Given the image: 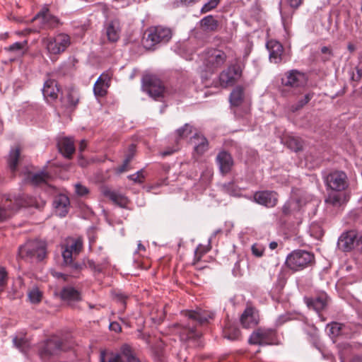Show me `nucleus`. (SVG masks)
<instances>
[{
    "label": "nucleus",
    "instance_id": "nucleus-1",
    "mask_svg": "<svg viewBox=\"0 0 362 362\" xmlns=\"http://www.w3.org/2000/svg\"><path fill=\"white\" fill-rule=\"evenodd\" d=\"M315 261L314 255L305 250H297L288 255L286 266L293 271H299L311 265Z\"/></svg>",
    "mask_w": 362,
    "mask_h": 362
},
{
    "label": "nucleus",
    "instance_id": "nucleus-2",
    "mask_svg": "<svg viewBox=\"0 0 362 362\" xmlns=\"http://www.w3.org/2000/svg\"><path fill=\"white\" fill-rule=\"evenodd\" d=\"M146 37H144V46L148 49L160 42H167L172 37L169 28L160 26L150 28L146 31Z\"/></svg>",
    "mask_w": 362,
    "mask_h": 362
},
{
    "label": "nucleus",
    "instance_id": "nucleus-3",
    "mask_svg": "<svg viewBox=\"0 0 362 362\" xmlns=\"http://www.w3.org/2000/svg\"><path fill=\"white\" fill-rule=\"evenodd\" d=\"M19 254L22 257H35L42 260L47 255V244L43 240H29L20 247Z\"/></svg>",
    "mask_w": 362,
    "mask_h": 362
},
{
    "label": "nucleus",
    "instance_id": "nucleus-4",
    "mask_svg": "<svg viewBox=\"0 0 362 362\" xmlns=\"http://www.w3.org/2000/svg\"><path fill=\"white\" fill-rule=\"evenodd\" d=\"M204 64L206 71L214 72L226 62L227 55L221 49L211 48L204 52Z\"/></svg>",
    "mask_w": 362,
    "mask_h": 362
},
{
    "label": "nucleus",
    "instance_id": "nucleus-5",
    "mask_svg": "<svg viewBox=\"0 0 362 362\" xmlns=\"http://www.w3.org/2000/svg\"><path fill=\"white\" fill-rule=\"evenodd\" d=\"M144 89L154 99L163 98L165 93V88L159 78L155 75L147 74L143 77Z\"/></svg>",
    "mask_w": 362,
    "mask_h": 362
},
{
    "label": "nucleus",
    "instance_id": "nucleus-6",
    "mask_svg": "<svg viewBox=\"0 0 362 362\" xmlns=\"http://www.w3.org/2000/svg\"><path fill=\"white\" fill-rule=\"evenodd\" d=\"M50 54H59L71 45V37L65 33H59L54 38H45L42 40Z\"/></svg>",
    "mask_w": 362,
    "mask_h": 362
},
{
    "label": "nucleus",
    "instance_id": "nucleus-7",
    "mask_svg": "<svg viewBox=\"0 0 362 362\" xmlns=\"http://www.w3.org/2000/svg\"><path fill=\"white\" fill-rule=\"evenodd\" d=\"M140 362L134 356L131 347L128 345H124L122 348L121 354H107L105 350L100 351L101 362Z\"/></svg>",
    "mask_w": 362,
    "mask_h": 362
},
{
    "label": "nucleus",
    "instance_id": "nucleus-8",
    "mask_svg": "<svg viewBox=\"0 0 362 362\" xmlns=\"http://www.w3.org/2000/svg\"><path fill=\"white\" fill-rule=\"evenodd\" d=\"M281 83L284 86L298 89V91L301 93V90L306 86L307 78L304 74L296 70H291L286 72L282 77Z\"/></svg>",
    "mask_w": 362,
    "mask_h": 362
},
{
    "label": "nucleus",
    "instance_id": "nucleus-9",
    "mask_svg": "<svg viewBox=\"0 0 362 362\" xmlns=\"http://www.w3.org/2000/svg\"><path fill=\"white\" fill-rule=\"evenodd\" d=\"M33 203V199L23 196H18L14 198V204H4V206H0V222L8 220L12 214L11 211L18 210L20 207H26L32 206Z\"/></svg>",
    "mask_w": 362,
    "mask_h": 362
},
{
    "label": "nucleus",
    "instance_id": "nucleus-10",
    "mask_svg": "<svg viewBox=\"0 0 362 362\" xmlns=\"http://www.w3.org/2000/svg\"><path fill=\"white\" fill-rule=\"evenodd\" d=\"M325 181L327 186L336 192H342L349 186L347 176L343 171L336 170L329 173Z\"/></svg>",
    "mask_w": 362,
    "mask_h": 362
},
{
    "label": "nucleus",
    "instance_id": "nucleus-11",
    "mask_svg": "<svg viewBox=\"0 0 362 362\" xmlns=\"http://www.w3.org/2000/svg\"><path fill=\"white\" fill-rule=\"evenodd\" d=\"M274 331L272 329L258 328L255 330L249 339V343L257 345H269L273 343Z\"/></svg>",
    "mask_w": 362,
    "mask_h": 362
},
{
    "label": "nucleus",
    "instance_id": "nucleus-12",
    "mask_svg": "<svg viewBox=\"0 0 362 362\" xmlns=\"http://www.w3.org/2000/svg\"><path fill=\"white\" fill-rule=\"evenodd\" d=\"M37 20L41 21L42 27H47L49 28H54L61 24L59 19L49 13L47 6H44L32 21Z\"/></svg>",
    "mask_w": 362,
    "mask_h": 362
},
{
    "label": "nucleus",
    "instance_id": "nucleus-13",
    "mask_svg": "<svg viewBox=\"0 0 362 362\" xmlns=\"http://www.w3.org/2000/svg\"><path fill=\"white\" fill-rule=\"evenodd\" d=\"M63 350L62 342L59 339H51L45 341L40 349V354L42 358H49L50 356L59 354Z\"/></svg>",
    "mask_w": 362,
    "mask_h": 362
},
{
    "label": "nucleus",
    "instance_id": "nucleus-14",
    "mask_svg": "<svg viewBox=\"0 0 362 362\" xmlns=\"http://www.w3.org/2000/svg\"><path fill=\"white\" fill-rule=\"evenodd\" d=\"M254 200L267 207H274L278 202V194L274 191H259L254 194Z\"/></svg>",
    "mask_w": 362,
    "mask_h": 362
},
{
    "label": "nucleus",
    "instance_id": "nucleus-15",
    "mask_svg": "<svg viewBox=\"0 0 362 362\" xmlns=\"http://www.w3.org/2000/svg\"><path fill=\"white\" fill-rule=\"evenodd\" d=\"M216 160L222 175H225L231 172L234 166V160L230 153L225 150L221 151L217 154Z\"/></svg>",
    "mask_w": 362,
    "mask_h": 362
},
{
    "label": "nucleus",
    "instance_id": "nucleus-16",
    "mask_svg": "<svg viewBox=\"0 0 362 362\" xmlns=\"http://www.w3.org/2000/svg\"><path fill=\"white\" fill-rule=\"evenodd\" d=\"M241 76V70L238 66H230L223 71L219 76L221 85L223 87L233 85Z\"/></svg>",
    "mask_w": 362,
    "mask_h": 362
},
{
    "label": "nucleus",
    "instance_id": "nucleus-17",
    "mask_svg": "<svg viewBox=\"0 0 362 362\" xmlns=\"http://www.w3.org/2000/svg\"><path fill=\"white\" fill-rule=\"evenodd\" d=\"M357 232L351 230L343 233L339 238L338 247L344 252H349L356 246Z\"/></svg>",
    "mask_w": 362,
    "mask_h": 362
},
{
    "label": "nucleus",
    "instance_id": "nucleus-18",
    "mask_svg": "<svg viewBox=\"0 0 362 362\" xmlns=\"http://www.w3.org/2000/svg\"><path fill=\"white\" fill-rule=\"evenodd\" d=\"M100 191L104 197L108 198L120 207H127L129 204V199L125 196L112 190L107 186L102 187Z\"/></svg>",
    "mask_w": 362,
    "mask_h": 362
},
{
    "label": "nucleus",
    "instance_id": "nucleus-19",
    "mask_svg": "<svg viewBox=\"0 0 362 362\" xmlns=\"http://www.w3.org/2000/svg\"><path fill=\"white\" fill-rule=\"evenodd\" d=\"M219 28V21L212 15L205 16L199 23V28L206 34L216 33L218 30Z\"/></svg>",
    "mask_w": 362,
    "mask_h": 362
},
{
    "label": "nucleus",
    "instance_id": "nucleus-20",
    "mask_svg": "<svg viewBox=\"0 0 362 362\" xmlns=\"http://www.w3.org/2000/svg\"><path fill=\"white\" fill-rule=\"evenodd\" d=\"M259 321L257 311L252 306H247L240 317V322L245 328L255 326Z\"/></svg>",
    "mask_w": 362,
    "mask_h": 362
},
{
    "label": "nucleus",
    "instance_id": "nucleus-21",
    "mask_svg": "<svg viewBox=\"0 0 362 362\" xmlns=\"http://www.w3.org/2000/svg\"><path fill=\"white\" fill-rule=\"evenodd\" d=\"M60 91L57 82L54 79H47L44 84L42 93L47 101H55Z\"/></svg>",
    "mask_w": 362,
    "mask_h": 362
},
{
    "label": "nucleus",
    "instance_id": "nucleus-22",
    "mask_svg": "<svg viewBox=\"0 0 362 362\" xmlns=\"http://www.w3.org/2000/svg\"><path fill=\"white\" fill-rule=\"evenodd\" d=\"M267 48L269 52V59L272 62L277 64L281 62L284 47L280 42L269 40L267 43Z\"/></svg>",
    "mask_w": 362,
    "mask_h": 362
},
{
    "label": "nucleus",
    "instance_id": "nucleus-23",
    "mask_svg": "<svg viewBox=\"0 0 362 362\" xmlns=\"http://www.w3.org/2000/svg\"><path fill=\"white\" fill-rule=\"evenodd\" d=\"M105 35L108 42H115L119 38L120 24L117 19L108 21L105 25Z\"/></svg>",
    "mask_w": 362,
    "mask_h": 362
},
{
    "label": "nucleus",
    "instance_id": "nucleus-24",
    "mask_svg": "<svg viewBox=\"0 0 362 362\" xmlns=\"http://www.w3.org/2000/svg\"><path fill=\"white\" fill-rule=\"evenodd\" d=\"M305 302L309 308L320 312L327 306V296L325 293H320L313 298H305Z\"/></svg>",
    "mask_w": 362,
    "mask_h": 362
},
{
    "label": "nucleus",
    "instance_id": "nucleus-25",
    "mask_svg": "<svg viewBox=\"0 0 362 362\" xmlns=\"http://www.w3.org/2000/svg\"><path fill=\"white\" fill-rule=\"evenodd\" d=\"M185 315L194 322L200 325H204L208 322L209 319L213 317V313L206 310H187Z\"/></svg>",
    "mask_w": 362,
    "mask_h": 362
},
{
    "label": "nucleus",
    "instance_id": "nucleus-26",
    "mask_svg": "<svg viewBox=\"0 0 362 362\" xmlns=\"http://www.w3.org/2000/svg\"><path fill=\"white\" fill-rule=\"evenodd\" d=\"M189 143L194 146V151L199 156L204 154L209 148L208 140L199 134H195L191 137Z\"/></svg>",
    "mask_w": 362,
    "mask_h": 362
},
{
    "label": "nucleus",
    "instance_id": "nucleus-27",
    "mask_svg": "<svg viewBox=\"0 0 362 362\" xmlns=\"http://www.w3.org/2000/svg\"><path fill=\"white\" fill-rule=\"evenodd\" d=\"M58 148L59 152L66 158H71L75 152V146L74 140L71 138H63L58 141Z\"/></svg>",
    "mask_w": 362,
    "mask_h": 362
},
{
    "label": "nucleus",
    "instance_id": "nucleus-28",
    "mask_svg": "<svg viewBox=\"0 0 362 362\" xmlns=\"http://www.w3.org/2000/svg\"><path fill=\"white\" fill-rule=\"evenodd\" d=\"M62 248L67 249L75 256H78L83 249V240L81 238H68L66 240V243L62 245Z\"/></svg>",
    "mask_w": 362,
    "mask_h": 362
},
{
    "label": "nucleus",
    "instance_id": "nucleus-29",
    "mask_svg": "<svg viewBox=\"0 0 362 362\" xmlns=\"http://www.w3.org/2000/svg\"><path fill=\"white\" fill-rule=\"evenodd\" d=\"M60 297L63 300L67 302H76L81 300L80 292L71 286H66L62 288Z\"/></svg>",
    "mask_w": 362,
    "mask_h": 362
},
{
    "label": "nucleus",
    "instance_id": "nucleus-30",
    "mask_svg": "<svg viewBox=\"0 0 362 362\" xmlns=\"http://www.w3.org/2000/svg\"><path fill=\"white\" fill-rule=\"evenodd\" d=\"M348 201V197L345 193L331 192L325 199V203L334 207H339Z\"/></svg>",
    "mask_w": 362,
    "mask_h": 362
},
{
    "label": "nucleus",
    "instance_id": "nucleus-31",
    "mask_svg": "<svg viewBox=\"0 0 362 362\" xmlns=\"http://www.w3.org/2000/svg\"><path fill=\"white\" fill-rule=\"evenodd\" d=\"M245 99V90L242 86H236L231 92L229 100L231 106L238 107L242 105Z\"/></svg>",
    "mask_w": 362,
    "mask_h": 362
},
{
    "label": "nucleus",
    "instance_id": "nucleus-32",
    "mask_svg": "<svg viewBox=\"0 0 362 362\" xmlns=\"http://www.w3.org/2000/svg\"><path fill=\"white\" fill-rule=\"evenodd\" d=\"M110 78L107 75H101L94 86V93L97 96H104L107 93V88L108 87V82Z\"/></svg>",
    "mask_w": 362,
    "mask_h": 362
},
{
    "label": "nucleus",
    "instance_id": "nucleus-33",
    "mask_svg": "<svg viewBox=\"0 0 362 362\" xmlns=\"http://www.w3.org/2000/svg\"><path fill=\"white\" fill-rule=\"evenodd\" d=\"M78 95L73 89H69L66 95H63L61 98V101L66 107H75L78 104Z\"/></svg>",
    "mask_w": 362,
    "mask_h": 362
},
{
    "label": "nucleus",
    "instance_id": "nucleus-34",
    "mask_svg": "<svg viewBox=\"0 0 362 362\" xmlns=\"http://www.w3.org/2000/svg\"><path fill=\"white\" fill-rule=\"evenodd\" d=\"M28 179L32 184L38 185L42 183H47L52 180V175L47 172L42 171L35 174H30Z\"/></svg>",
    "mask_w": 362,
    "mask_h": 362
},
{
    "label": "nucleus",
    "instance_id": "nucleus-35",
    "mask_svg": "<svg viewBox=\"0 0 362 362\" xmlns=\"http://www.w3.org/2000/svg\"><path fill=\"white\" fill-rule=\"evenodd\" d=\"M199 337V333L196 330L195 325L192 326L188 324L182 326V330L180 331V337L182 340L187 341L190 339H194Z\"/></svg>",
    "mask_w": 362,
    "mask_h": 362
},
{
    "label": "nucleus",
    "instance_id": "nucleus-36",
    "mask_svg": "<svg viewBox=\"0 0 362 362\" xmlns=\"http://www.w3.org/2000/svg\"><path fill=\"white\" fill-rule=\"evenodd\" d=\"M285 145L291 150L298 152L303 148V141L299 137L288 136L284 139Z\"/></svg>",
    "mask_w": 362,
    "mask_h": 362
},
{
    "label": "nucleus",
    "instance_id": "nucleus-37",
    "mask_svg": "<svg viewBox=\"0 0 362 362\" xmlns=\"http://www.w3.org/2000/svg\"><path fill=\"white\" fill-rule=\"evenodd\" d=\"M21 154V148L17 146L14 148H12L10 151L8 163L11 171L14 172L16 170L19 157Z\"/></svg>",
    "mask_w": 362,
    "mask_h": 362
},
{
    "label": "nucleus",
    "instance_id": "nucleus-38",
    "mask_svg": "<svg viewBox=\"0 0 362 362\" xmlns=\"http://www.w3.org/2000/svg\"><path fill=\"white\" fill-rule=\"evenodd\" d=\"M313 96L314 93L313 92L310 91L305 93L303 98L299 99L296 104H293L291 106V110L293 112L300 110L310 102V100L313 98Z\"/></svg>",
    "mask_w": 362,
    "mask_h": 362
},
{
    "label": "nucleus",
    "instance_id": "nucleus-39",
    "mask_svg": "<svg viewBox=\"0 0 362 362\" xmlns=\"http://www.w3.org/2000/svg\"><path fill=\"white\" fill-rule=\"evenodd\" d=\"M192 133V126L185 124L183 127L178 129L175 132V141L177 143L179 140L186 138Z\"/></svg>",
    "mask_w": 362,
    "mask_h": 362
},
{
    "label": "nucleus",
    "instance_id": "nucleus-40",
    "mask_svg": "<svg viewBox=\"0 0 362 362\" xmlns=\"http://www.w3.org/2000/svg\"><path fill=\"white\" fill-rule=\"evenodd\" d=\"M28 47V41L24 40L23 42H15L8 47V50L9 52H15L18 54H23L26 50Z\"/></svg>",
    "mask_w": 362,
    "mask_h": 362
},
{
    "label": "nucleus",
    "instance_id": "nucleus-41",
    "mask_svg": "<svg viewBox=\"0 0 362 362\" xmlns=\"http://www.w3.org/2000/svg\"><path fill=\"white\" fill-rule=\"evenodd\" d=\"M69 204V199L65 195H59L55 198L54 205L57 209H62V212H66V207Z\"/></svg>",
    "mask_w": 362,
    "mask_h": 362
},
{
    "label": "nucleus",
    "instance_id": "nucleus-42",
    "mask_svg": "<svg viewBox=\"0 0 362 362\" xmlns=\"http://www.w3.org/2000/svg\"><path fill=\"white\" fill-rule=\"evenodd\" d=\"M86 266V262L83 263L72 262L71 264H68L66 267H70L71 272L72 273V276L75 278H78L79 276V274L83 268Z\"/></svg>",
    "mask_w": 362,
    "mask_h": 362
},
{
    "label": "nucleus",
    "instance_id": "nucleus-43",
    "mask_svg": "<svg viewBox=\"0 0 362 362\" xmlns=\"http://www.w3.org/2000/svg\"><path fill=\"white\" fill-rule=\"evenodd\" d=\"M328 327H329L330 334L336 337L342 334V329L344 326L342 324L334 322L328 325Z\"/></svg>",
    "mask_w": 362,
    "mask_h": 362
},
{
    "label": "nucleus",
    "instance_id": "nucleus-44",
    "mask_svg": "<svg viewBox=\"0 0 362 362\" xmlns=\"http://www.w3.org/2000/svg\"><path fill=\"white\" fill-rule=\"evenodd\" d=\"M224 336L230 340L238 339L240 336V332L235 327H228L224 330Z\"/></svg>",
    "mask_w": 362,
    "mask_h": 362
},
{
    "label": "nucleus",
    "instance_id": "nucleus-45",
    "mask_svg": "<svg viewBox=\"0 0 362 362\" xmlns=\"http://www.w3.org/2000/svg\"><path fill=\"white\" fill-rule=\"evenodd\" d=\"M107 264H108V262L107 261H105L104 262H103L101 264H96L94 262V261L92 259H88L86 262V265H87L89 268H90L94 272H98V273L102 272Z\"/></svg>",
    "mask_w": 362,
    "mask_h": 362
},
{
    "label": "nucleus",
    "instance_id": "nucleus-46",
    "mask_svg": "<svg viewBox=\"0 0 362 362\" xmlns=\"http://www.w3.org/2000/svg\"><path fill=\"white\" fill-rule=\"evenodd\" d=\"M62 255L63 257V264L66 266L68 264H71L74 259L77 257L75 256L71 252L65 248H62Z\"/></svg>",
    "mask_w": 362,
    "mask_h": 362
},
{
    "label": "nucleus",
    "instance_id": "nucleus-47",
    "mask_svg": "<svg viewBox=\"0 0 362 362\" xmlns=\"http://www.w3.org/2000/svg\"><path fill=\"white\" fill-rule=\"evenodd\" d=\"M220 0H209L206 4H205L201 9L202 13H207L212 9L215 8L218 4H219Z\"/></svg>",
    "mask_w": 362,
    "mask_h": 362
},
{
    "label": "nucleus",
    "instance_id": "nucleus-48",
    "mask_svg": "<svg viewBox=\"0 0 362 362\" xmlns=\"http://www.w3.org/2000/svg\"><path fill=\"white\" fill-rule=\"evenodd\" d=\"M8 274L4 267L0 266V293L2 292L6 285Z\"/></svg>",
    "mask_w": 362,
    "mask_h": 362
},
{
    "label": "nucleus",
    "instance_id": "nucleus-49",
    "mask_svg": "<svg viewBox=\"0 0 362 362\" xmlns=\"http://www.w3.org/2000/svg\"><path fill=\"white\" fill-rule=\"evenodd\" d=\"M321 52L325 54L322 57V60L325 62L329 61L331 57L333 56V52L330 47L324 46L321 48Z\"/></svg>",
    "mask_w": 362,
    "mask_h": 362
},
{
    "label": "nucleus",
    "instance_id": "nucleus-50",
    "mask_svg": "<svg viewBox=\"0 0 362 362\" xmlns=\"http://www.w3.org/2000/svg\"><path fill=\"white\" fill-rule=\"evenodd\" d=\"M42 294L37 289H34L29 293V298L33 303H37L41 300Z\"/></svg>",
    "mask_w": 362,
    "mask_h": 362
},
{
    "label": "nucleus",
    "instance_id": "nucleus-51",
    "mask_svg": "<svg viewBox=\"0 0 362 362\" xmlns=\"http://www.w3.org/2000/svg\"><path fill=\"white\" fill-rule=\"evenodd\" d=\"M251 250L253 255L257 257H260L263 255L264 249L259 244L255 243L252 245Z\"/></svg>",
    "mask_w": 362,
    "mask_h": 362
},
{
    "label": "nucleus",
    "instance_id": "nucleus-52",
    "mask_svg": "<svg viewBox=\"0 0 362 362\" xmlns=\"http://www.w3.org/2000/svg\"><path fill=\"white\" fill-rule=\"evenodd\" d=\"M75 191L76 193L81 197L87 195L89 193V189L86 187L82 185L80 183H77L75 185Z\"/></svg>",
    "mask_w": 362,
    "mask_h": 362
},
{
    "label": "nucleus",
    "instance_id": "nucleus-53",
    "mask_svg": "<svg viewBox=\"0 0 362 362\" xmlns=\"http://www.w3.org/2000/svg\"><path fill=\"white\" fill-rule=\"evenodd\" d=\"M128 177L134 182L141 183L144 182L145 177L144 175V171L140 170L137 172L136 174L129 175Z\"/></svg>",
    "mask_w": 362,
    "mask_h": 362
},
{
    "label": "nucleus",
    "instance_id": "nucleus-54",
    "mask_svg": "<svg viewBox=\"0 0 362 362\" xmlns=\"http://www.w3.org/2000/svg\"><path fill=\"white\" fill-rule=\"evenodd\" d=\"M136 153V146L133 144L129 146L127 153L126 155L125 159L126 163H130L133 159Z\"/></svg>",
    "mask_w": 362,
    "mask_h": 362
},
{
    "label": "nucleus",
    "instance_id": "nucleus-55",
    "mask_svg": "<svg viewBox=\"0 0 362 362\" xmlns=\"http://www.w3.org/2000/svg\"><path fill=\"white\" fill-rule=\"evenodd\" d=\"M206 250L202 245H199L197 250H195V260L194 262V264H195L197 262H199L202 255L206 252Z\"/></svg>",
    "mask_w": 362,
    "mask_h": 362
},
{
    "label": "nucleus",
    "instance_id": "nucleus-56",
    "mask_svg": "<svg viewBox=\"0 0 362 362\" xmlns=\"http://www.w3.org/2000/svg\"><path fill=\"white\" fill-rule=\"evenodd\" d=\"M127 296H125L123 293H115L114 294V298L117 301L120 302L124 308L126 306V300L127 299Z\"/></svg>",
    "mask_w": 362,
    "mask_h": 362
},
{
    "label": "nucleus",
    "instance_id": "nucleus-57",
    "mask_svg": "<svg viewBox=\"0 0 362 362\" xmlns=\"http://www.w3.org/2000/svg\"><path fill=\"white\" fill-rule=\"evenodd\" d=\"M291 202H286L282 207V213L286 216L289 215L291 211Z\"/></svg>",
    "mask_w": 362,
    "mask_h": 362
},
{
    "label": "nucleus",
    "instance_id": "nucleus-58",
    "mask_svg": "<svg viewBox=\"0 0 362 362\" xmlns=\"http://www.w3.org/2000/svg\"><path fill=\"white\" fill-rule=\"evenodd\" d=\"M130 163H126V160H124L123 163L122 165L119 166L117 169H116V172L117 173H122L125 171H127L129 168V165Z\"/></svg>",
    "mask_w": 362,
    "mask_h": 362
},
{
    "label": "nucleus",
    "instance_id": "nucleus-59",
    "mask_svg": "<svg viewBox=\"0 0 362 362\" xmlns=\"http://www.w3.org/2000/svg\"><path fill=\"white\" fill-rule=\"evenodd\" d=\"M286 1L294 8H297L302 4V0H286Z\"/></svg>",
    "mask_w": 362,
    "mask_h": 362
},
{
    "label": "nucleus",
    "instance_id": "nucleus-60",
    "mask_svg": "<svg viewBox=\"0 0 362 362\" xmlns=\"http://www.w3.org/2000/svg\"><path fill=\"white\" fill-rule=\"evenodd\" d=\"M110 329L117 332H120L122 329L120 325L117 322L110 323Z\"/></svg>",
    "mask_w": 362,
    "mask_h": 362
},
{
    "label": "nucleus",
    "instance_id": "nucleus-61",
    "mask_svg": "<svg viewBox=\"0 0 362 362\" xmlns=\"http://www.w3.org/2000/svg\"><path fill=\"white\" fill-rule=\"evenodd\" d=\"M356 247L358 250L362 252V235L359 238H356Z\"/></svg>",
    "mask_w": 362,
    "mask_h": 362
},
{
    "label": "nucleus",
    "instance_id": "nucleus-62",
    "mask_svg": "<svg viewBox=\"0 0 362 362\" xmlns=\"http://www.w3.org/2000/svg\"><path fill=\"white\" fill-rule=\"evenodd\" d=\"M361 76H362V70L357 69L356 75L353 74L352 79L354 80V81H359L361 79Z\"/></svg>",
    "mask_w": 362,
    "mask_h": 362
},
{
    "label": "nucleus",
    "instance_id": "nucleus-63",
    "mask_svg": "<svg viewBox=\"0 0 362 362\" xmlns=\"http://www.w3.org/2000/svg\"><path fill=\"white\" fill-rule=\"evenodd\" d=\"M13 341L17 347H21L25 343L24 339L18 338L14 339Z\"/></svg>",
    "mask_w": 362,
    "mask_h": 362
},
{
    "label": "nucleus",
    "instance_id": "nucleus-64",
    "mask_svg": "<svg viewBox=\"0 0 362 362\" xmlns=\"http://www.w3.org/2000/svg\"><path fill=\"white\" fill-rule=\"evenodd\" d=\"M350 362H362V356H355L351 359Z\"/></svg>",
    "mask_w": 362,
    "mask_h": 362
}]
</instances>
